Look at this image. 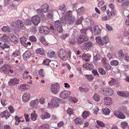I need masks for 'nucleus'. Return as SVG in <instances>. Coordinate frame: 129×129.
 Returning a JSON list of instances; mask_svg holds the SVG:
<instances>
[{
	"label": "nucleus",
	"instance_id": "f257e3e1",
	"mask_svg": "<svg viewBox=\"0 0 129 129\" xmlns=\"http://www.w3.org/2000/svg\"><path fill=\"white\" fill-rule=\"evenodd\" d=\"M11 26L14 30H18L23 29L24 28L23 21L20 20H17L16 21H13L11 24Z\"/></svg>",
	"mask_w": 129,
	"mask_h": 129
},
{
	"label": "nucleus",
	"instance_id": "f03ea898",
	"mask_svg": "<svg viewBox=\"0 0 129 129\" xmlns=\"http://www.w3.org/2000/svg\"><path fill=\"white\" fill-rule=\"evenodd\" d=\"M59 99L55 97H52L50 103H48V107L50 108L58 107L59 105Z\"/></svg>",
	"mask_w": 129,
	"mask_h": 129
},
{
	"label": "nucleus",
	"instance_id": "7ed1b4c3",
	"mask_svg": "<svg viewBox=\"0 0 129 129\" xmlns=\"http://www.w3.org/2000/svg\"><path fill=\"white\" fill-rule=\"evenodd\" d=\"M58 55L60 58L63 61H66L68 59L66 51L63 49H60Z\"/></svg>",
	"mask_w": 129,
	"mask_h": 129
},
{
	"label": "nucleus",
	"instance_id": "20e7f679",
	"mask_svg": "<svg viewBox=\"0 0 129 129\" xmlns=\"http://www.w3.org/2000/svg\"><path fill=\"white\" fill-rule=\"evenodd\" d=\"M88 40V38L86 36L80 35L77 37V42L78 44L80 45Z\"/></svg>",
	"mask_w": 129,
	"mask_h": 129
},
{
	"label": "nucleus",
	"instance_id": "39448f33",
	"mask_svg": "<svg viewBox=\"0 0 129 129\" xmlns=\"http://www.w3.org/2000/svg\"><path fill=\"white\" fill-rule=\"evenodd\" d=\"M59 84L56 83L54 84L51 85V90L54 94H56L59 92Z\"/></svg>",
	"mask_w": 129,
	"mask_h": 129
},
{
	"label": "nucleus",
	"instance_id": "423d86ee",
	"mask_svg": "<svg viewBox=\"0 0 129 129\" xmlns=\"http://www.w3.org/2000/svg\"><path fill=\"white\" fill-rule=\"evenodd\" d=\"M41 118L43 119L49 118L50 115L49 113L46 112V110L44 108L41 109V114L40 115Z\"/></svg>",
	"mask_w": 129,
	"mask_h": 129
},
{
	"label": "nucleus",
	"instance_id": "0eeeda50",
	"mask_svg": "<svg viewBox=\"0 0 129 129\" xmlns=\"http://www.w3.org/2000/svg\"><path fill=\"white\" fill-rule=\"evenodd\" d=\"M11 69V66L8 64H4L1 68V72L6 74H8L9 70Z\"/></svg>",
	"mask_w": 129,
	"mask_h": 129
},
{
	"label": "nucleus",
	"instance_id": "6e6552de",
	"mask_svg": "<svg viewBox=\"0 0 129 129\" xmlns=\"http://www.w3.org/2000/svg\"><path fill=\"white\" fill-rule=\"evenodd\" d=\"M71 94V92L69 91L64 90L60 93L59 97L64 99L68 98Z\"/></svg>",
	"mask_w": 129,
	"mask_h": 129
},
{
	"label": "nucleus",
	"instance_id": "1a4fd4ad",
	"mask_svg": "<svg viewBox=\"0 0 129 129\" xmlns=\"http://www.w3.org/2000/svg\"><path fill=\"white\" fill-rule=\"evenodd\" d=\"M54 24L58 32L61 33L62 31V28L60 21L58 20L55 21Z\"/></svg>",
	"mask_w": 129,
	"mask_h": 129
},
{
	"label": "nucleus",
	"instance_id": "9d476101",
	"mask_svg": "<svg viewBox=\"0 0 129 129\" xmlns=\"http://www.w3.org/2000/svg\"><path fill=\"white\" fill-rule=\"evenodd\" d=\"M20 81L19 79L17 78L11 79L10 81L9 82V84L10 86L16 85L19 83Z\"/></svg>",
	"mask_w": 129,
	"mask_h": 129
},
{
	"label": "nucleus",
	"instance_id": "9b49d317",
	"mask_svg": "<svg viewBox=\"0 0 129 129\" xmlns=\"http://www.w3.org/2000/svg\"><path fill=\"white\" fill-rule=\"evenodd\" d=\"M31 21L34 25H37L40 21V19L38 16L36 15L32 17Z\"/></svg>",
	"mask_w": 129,
	"mask_h": 129
},
{
	"label": "nucleus",
	"instance_id": "f8f14e48",
	"mask_svg": "<svg viewBox=\"0 0 129 129\" xmlns=\"http://www.w3.org/2000/svg\"><path fill=\"white\" fill-rule=\"evenodd\" d=\"M40 33L43 35H46L49 32V29L47 26L42 27L39 29Z\"/></svg>",
	"mask_w": 129,
	"mask_h": 129
},
{
	"label": "nucleus",
	"instance_id": "ddd939ff",
	"mask_svg": "<svg viewBox=\"0 0 129 129\" xmlns=\"http://www.w3.org/2000/svg\"><path fill=\"white\" fill-rule=\"evenodd\" d=\"M20 39L21 44L25 47H26L28 45H30L31 43L30 42H27L26 39L24 37H21Z\"/></svg>",
	"mask_w": 129,
	"mask_h": 129
},
{
	"label": "nucleus",
	"instance_id": "4468645a",
	"mask_svg": "<svg viewBox=\"0 0 129 129\" xmlns=\"http://www.w3.org/2000/svg\"><path fill=\"white\" fill-rule=\"evenodd\" d=\"M9 38L10 41L15 44L18 43V39L16 36L12 34H10L9 35Z\"/></svg>",
	"mask_w": 129,
	"mask_h": 129
},
{
	"label": "nucleus",
	"instance_id": "2eb2a0df",
	"mask_svg": "<svg viewBox=\"0 0 129 129\" xmlns=\"http://www.w3.org/2000/svg\"><path fill=\"white\" fill-rule=\"evenodd\" d=\"M39 102L38 99H36L34 100L31 101L29 103V105L34 108H36L38 105Z\"/></svg>",
	"mask_w": 129,
	"mask_h": 129
},
{
	"label": "nucleus",
	"instance_id": "dca6fc26",
	"mask_svg": "<svg viewBox=\"0 0 129 129\" xmlns=\"http://www.w3.org/2000/svg\"><path fill=\"white\" fill-rule=\"evenodd\" d=\"M0 47L6 52L8 51L10 49L9 45L5 43H0Z\"/></svg>",
	"mask_w": 129,
	"mask_h": 129
},
{
	"label": "nucleus",
	"instance_id": "f3484780",
	"mask_svg": "<svg viewBox=\"0 0 129 129\" xmlns=\"http://www.w3.org/2000/svg\"><path fill=\"white\" fill-rule=\"evenodd\" d=\"M92 45V43L91 42H87L85 43L83 45V48L84 50H88Z\"/></svg>",
	"mask_w": 129,
	"mask_h": 129
},
{
	"label": "nucleus",
	"instance_id": "a211bd4d",
	"mask_svg": "<svg viewBox=\"0 0 129 129\" xmlns=\"http://www.w3.org/2000/svg\"><path fill=\"white\" fill-rule=\"evenodd\" d=\"M93 33L95 36L100 35L101 32V29L98 25L94 26L93 29Z\"/></svg>",
	"mask_w": 129,
	"mask_h": 129
},
{
	"label": "nucleus",
	"instance_id": "6ab92c4d",
	"mask_svg": "<svg viewBox=\"0 0 129 129\" xmlns=\"http://www.w3.org/2000/svg\"><path fill=\"white\" fill-rule=\"evenodd\" d=\"M49 5L47 4H45L43 5L41 7V9L42 12L44 13L48 12L49 11Z\"/></svg>",
	"mask_w": 129,
	"mask_h": 129
},
{
	"label": "nucleus",
	"instance_id": "aec40b11",
	"mask_svg": "<svg viewBox=\"0 0 129 129\" xmlns=\"http://www.w3.org/2000/svg\"><path fill=\"white\" fill-rule=\"evenodd\" d=\"M103 91L105 93V94L109 95H112L113 93L112 90L110 88H105L103 90Z\"/></svg>",
	"mask_w": 129,
	"mask_h": 129
},
{
	"label": "nucleus",
	"instance_id": "412c9836",
	"mask_svg": "<svg viewBox=\"0 0 129 129\" xmlns=\"http://www.w3.org/2000/svg\"><path fill=\"white\" fill-rule=\"evenodd\" d=\"M114 114L115 116L118 118L121 119H124L125 118V116L121 112H117L115 111L114 112Z\"/></svg>",
	"mask_w": 129,
	"mask_h": 129
},
{
	"label": "nucleus",
	"instance_id": "4be33fe9",
	"mask_svg": "<svg viewBox=\"0 0 129 129\" xmlns=\"http://www.w3.org/2000/svg\"><path fill=\"white\" fill-rule=\"evenodd\" d=\"M31 55L30 52L28 51H27L23 54V58L25 60H27L30 57Z\"/></svg>",
	"mask_w": 129,
	"mask_h": 129
},
{
	"label": "nucleus",
	"instance_id": "5701e85b",
	"mask_svg": "<svg viewBox=\"0 0 129 129\" xmlns=\"http://www.w3.org/2000/svg\"><path fill=\"white\" fill-rule=\"evenodd\" d=\"M104 103L106 105H110L112 103V101L110 98L106 97L104 98Z\"/></svg>",
	"mask_w": 129,
	"mask_h": 129
},
{
	"label": "nucleus",
	"instance_id": "b1692460",
	"mask_svg": "<svg viewBox=\"0 0 129 129\" xmlns=\"http://www.w3.org/2000/svg\"><path fill=\"white\" fill-rule=\"evenodd\" d=\"M30 97L29 94L28 93H25L23 94L22 97V99L24 102H27Z\"/></svg>",
	"mask_w": 129,
	"mask_h": 129
},
{
	"label": "nucleus",
	"instance_id": "393cba45",
	"mask_svg": "<svg viewBox=\"0 0 129 129\" xmlns=\"http://www.w3.org/2000/svg\"><path fill=\"white\" fill-rule=\"evenodd\" d=\"M10 115V113L7 110L3 111L1 114V116L2 117H5L6 119H8Z\"/></svg>",
	"mask_w": 129,
	"mask_h": 129
},
{
	"label": "nucleus",
	"instance_id": "a878e982",
	"mask_svg": "<svg viewBox=\"0 0 129 129\" xmlns=\"http://www.w3.org/2000/svg\"><path fill=\"white\" fill-rule=\"evenodd\" d=\"M23 78L24 79H30L31 78V77L29 74V72L26 71H25L23 74Z\"/></svg>",
	"mask_w": 129,
	"mask_h": 129
},
{
	"label": "nucleus",
	"instance_id": "bb28decb",
	"mask_svg": "<svg viewBox=\"0 0 129 129\" xmlns=\"http://www.w3.org/2000/svg\"><path fill=\"white\" fill-rule=\"evenodd\" d=\"M74 121L75 124H81L84 123V121L81 118H77L75 119Z\"/></svg>",
	"mask_w": 129,
	"mask_h": 129
},
{
	"label": "nucleus",
	"instance_id": "cd10ccee",
	"mask_svg": "<svg viewBox=\"0 0 129 129\" xmlns=\"http://www.w3.org/2000/svg\"><path fill=\"white\" fill-rule=\"evenodd\" d=\"M75 21V19L74 16H71L69 17L67 21L68 23L69 24H72L74 23Z\"/></svg>",
	"mask_w": 129,
	"mask_h": 129
},
{
	"label": "nucleus",
	"instance_id": "c85d7f7f",
	"mask_svg": "<svg viewBox=\"0 0 129 129\" xmlns=\"http://www.w3.org/2000/svg\"><path fill=\"white\" fill-rule=\"evenodd\" d=\"M117 94L118 95L124 97H128L129 96V93L128 92L125 93L123 91H119Z\"/></svg>",
	"mask_w": 129,
	"mask_h": 129
},
{
	"label": "nucleus",
	"instance_id": "c756f323",
	"mask_svg": "<svg viewBox=\"0 0 129 129\" xmlns=\"http://www.w3.org/2000/svg\"><path fill=\"white\" fill-rule=\"evenodd\" d=\"M92 98L94 101L97 102H99L101 100L100 96L96 93L94 94L92 96Z\"/></svg>",
	"mask_w": 129,
	"mask_h": 129
},
{
	"label": "nucleus",
	"instance_id": "7c9ffc66",
	"mask_svg": "<svg viewBox=\"0 0 129 129\" xmlns=\"http://www.w3.org/2000/svg\"><path fill=\"white\" fill-rule=\"evenodd\" d=\"M19 51L18 50H16L13 53L12 55L13 57L16 58L17 59H19Z\"/></svg>",
	"mask_w": 129,
	"mask_h": 129
},
{
	"label": "nucleus",
	"instance_id": "2f4dec72",
	"mask_svg": "<svg viewBox=\"0 0 129 129\" xmlns=\"http://www.w3.org/2000/svg\"><path fill=\"white\" fill-rule=\"evenodd\" d=\"M96 43L99 45L101 46L103 45V43L102 42V40L101 38L99 36L96 37L95 38Z\"/></svg>",
	"mask_w": 129,
	"mask_h": 129
},
{
	"label": "nucleus",
	"instance_id": "473e14b6",
	"mask_svg": "<svg viewBox=\"0 0 129 129\" xmlns=\"http://www.w3.org/2000/svg\"><path fill=\"white\" fill-rule=\"evenodd\" d=\"M24 24L27 26H30L31 24V20L30 19H25L24 20Z\"/></svg>",
	"mask_w": 129,
	"mask_h": 129
},
{
	"label": "nucleus",
	"instance_id": "72a5a7b5",
	"mask_svg": "<svg viewBox=\"0 0 129 129\" xmlns=\"http://www.w3.org/2000/svg\"><path fill=\"white\" fill-rule=\"evenodd\" d=\"M2 30L3 31L8 32H10L12 31L11 28L8 26H4L2 28Z\"/></svg>",
	"mask_w": 129,
	"mask_h": 129
},
{
	"label": "nucleus",
	"instance_id": "f704fd0d",
	"mask_svg": "<svg viewBox=\"0 0 129 129\" xmlns=\"http://www.w3.org/2000/svg\"><path fill=\"white\" fill-rule=\"evenodd\" d=\"M35 112L34 111V113H32L31 114V118L32 120L35 121L37 119V114L35 113Z\"/></svg>",
	"mask_w": 129,
	"mask_h": 129
},
{
	"label": "nucleus",
	"instance_id": "c9c22d12",
	"mask_svg": "<svg viewBox=\"0 0 129 129\" xmlns=\"http://www.w3.org/2000/svg\"><path fill=\"white\" fill-rule=\"evenodd\" d=\"M129 6V0H126L123 3L121 7L123 8H126Z\"/></svg>",
	"mask_w": 129,
	"mask_h": 129
},
{
	"label": "nucleus",
	"instance_id": "e433bc0d",
	"mask_svg": "<svg viewBox=\"0 0 129 129\" xmlns=\"http://www.w3.org/2000/svg\"><path fill=\"white\" fill-rule=\"evenodd\" d=\"M49 125L47 124H44L42 125L39 126L38 129H49Z\"/></svg>",
	"mask_w": 129,
	"mask_h": 129
},
{
	"label": "nucleus",
	"instance_id": "4c0bfd02",
	"mask_svg": "<svg viewBox=\"0 0 129 129\" xmlns=\"http://www.w3.org/2000/svg\"><path fill=\"white\" fill-rule=\"evenodd\" d=\"M85 78L88 81H91L93 79V76L91 75H84Z\"/></svg>",
	"mask_w": 129,
	"mask_h": 129
},
{
	"label": "nucleus",
	"instance_id": "58836bf2",
	"mask_svg": "<svg viewBox=\"0 0 129 129\" xmlns=\"http://www.w3.org/2000/svg\"><path fill=\"white\" fill-rule=\"evenodd\" d=\"M36 53L40 54L41 55L44 54V51L41 48H39L37 49L36 50Z\"/></svg>",
	"mask_w": 129,
	"mask_h": 129
},
{
	"label": "nucleus",
	"instance_id": "ea45409f",
	"mask_svg": "<svg viewBox=\"0 0 129 129\" xmlns=\"http://www.w3.org/2000/svg\"><path fill=\"white\" fill-rule=\"evenodd\" d=\"M103 113L105 115H107L109 114L110 111L107 108H105L102 109Z\"/></svg>",
	"mask_w": 129,
	"mask_h": 129
},
{
	"label": "nucleus",
	"instance_id": "a19ab883",
	"mask_svg": "<svg viewBox=\"0 0 129 129\" xmlns=\"http://www.w3.org/2000/svg\"><path fill=\"white\" fill-rule=\"evenodd\" d=\"M88 29L87 28H83L80 29V31L81 35H85L86 36L87 34V32Z\"/></svg>",
	"mask_w": 129,
	"mask_h": 129
},
{
	"label": "nucleus",
	"instance_id": "79ce46f5",
	"mask_svg": "<svg viewBox=\"0 0 129 129\" xmlns=\"http://www.w3.org/2000/svg\"><path fill=\"white\" fill-rule=\"evenodd\" d=\"M98 70L99 73L101 75H103L106 74V72L104 69L102 68H99Z\"/></svg>",
	"mask_w": 129,
	"mask_h": 129
},
{
	"label": "nucleus",
	"instance_id": "37998d69",
	"mask_svg": "<svg viewBox=\"0 0 129 129\" xmlns=\"http://www.w3.org/2000/svg\"><path fill=\"white\" fill-rule=\"evenodd\" d=\"M125 55L122 50H120L118 52V55L119 58L123 59L125 56Z\"/></svg>",
	"mask_w": 129,
	"mask_h": 129
},
{
	"label": "nucleus",
	"instance_id": "c03bdc74",
	"mask_svg": "<svg viewBox=\"0 0 129 129\" xmlns=\"http://www.w3.org/2000/svg\"><path fill=\"white\" fill-rule=\"evenodd\" d=\"M78 90L82 93H85L87 92L88 91L87 88H84L82 87H80L78 88Z\"/></svg>",
	"mask_w": 129,
	"mask_h": 129
},
{
	"label": "nucleus",
	"instance_id": "a18cd8bd",
	"mask_svg": "<svg viewBox=\"0 0 129 129\" xmlns=\"http://www.w3.org/2000/svg\"><path fill=\"white\" fill-rule=\"evenodd\" d=\"M1 39L4 42H8L9 41L8 36L6 35H4L1 37Z\"/></svg>",
	"mask_w": 129,
	"mask_h": 129
},
{
	"label": "nucleus",
	"instance_id": "49530a36",
	"mask_svg": "<svg viewBox=\"0 0 129 129\" xmlns=\"http://www.w3.org/2000/svg\"><path fill=\"white\" fill-rule=\"evenodd\" d=\"M111 79V80L109 82V85L111 86L114 85L116 82V80L115 79L112 78Z\"/></svg>",
	"mask_w": 129,
	"mask_h": 129
},
{
	"label": "nucleus",
	"instance_id": "de8ad7c7",
	"mask_svg": "<svg viewBox=\"0 0 129 129\" xmlns=\"http://www.w3.org/2000/svg\"><path fill=\"white\" fill-rule=\"evenodd\" d=\"M18 88L21 91H23L26 89L25 84H21L18 87Z\"/></svg>",
	"mask_w": 129,
	"mask_h": 129
},
{
	"label": "nucleus",
	"instance_id": "09e8293b",
	"mask_svg": "<svg viewBox=\"0 0 129 129\" xmlns=\"http://www.w3.org/2000/svg\"><path fill=\"white\" fill-rule=\"evenodd\" d=\"M37 12L38 14L40 16H41V17L43 18L44 17V15L42 12L41 9H39L37 10Z\"/></svg>",
	"mask_w": 129,
	"mask_h": 129
},
{
	"label": "nucleus",
	"instance_id": "8fccbe9b",
	"mask_svg": "<svg viewBox=\"0 0 129 129\" xmlns=\"http://www.w3.org/2000/svg\"><path fill=\"white\" fill-rule=\"evenodd\" d=\"M71 61L73 62V63H76L77 62L76 56H71L70 58H69Z\"/></svg>",
	"mask_w": 129,
	"mask_h": 129
},
{
	"label": "nucleus",
	"instance_id": "3c124183",
	"mask_svg": "<svg viewBox=\"0 0 129 129\" xmlns=\"http://www.w3.org/2000/svg\"><path fill=\"white\" fill-rule=\"evenodd\" d=\"M82 58L83 60L86 62L89 61V60L88 57L85 54H83L82 55Z\"/></svg>",
	"mask_w": 129,
	"mask_h": 129
},
{
	"label": "nucleus",
	"instance_id": "603ef678",
	"mask_svg": "<svg viewBox=\"0 0 129 129\" xmlns=\"http://www.w3.org/2000/svg\"><path fill=\"white\" fill-rule=\"evenodd\" d=\"M78 32L76 30V29H74L73 30V33L72 37H76L78 35Z\"/></svg>",
	"mask_w": 129,
	"mask_h": 129
},
{
	"label": "nucleus",
	"instance_id": "864d4df0",
	"mask_svg": "<svg viewBox=\"0 0 129 129\" xmlns=\"http://www.w3.org/2000/svg\"><path fill=\"white\" fill-rule=\"evenodd\" d=\"M103 66L106 70H110L111 68V66L108 63L104 65Z\"/></svg>",
	"mask_w": 129,
	"mask_h": 129
},
{
	"label": "nucleus",
	"instance_id": "5fc2aeb1",
	"mask_svg": "<svg viewBox=\"0 0 129 129\" xmlns=\"http://www.w3.org/2000/svg\"><path fill=\"white\" fill-rule=\"evenodd\" d=\"M89 114V112L85 111L83 112L82 115L84 119H86Z\"/></svg>",
	"mask_w": 129,
	"mask_h": 129
},
{
	"label": "nucleus",
	"instance_id": "6e6d98bb",
	"mask_svg": "<svg viewBox=\"0 0 129 129\" xmlns=\"http://www.w3.org/2000/svg\"><path fill=\"white\" fill-rule=\"evenodd\" d=\"M67 114L70 116L71 115L73 114V110L71 108H68V109L67 110Z\"/></svg>",
	"mask_w": 129,
	"mask_h": 129
},
{
	"label": "nucleus",
	"instance_id": "4d7b16f0",
	"mask_svg": "<svg viewBox=\"0 0 129 129\" xmlns=\"http://www.w3.org/2000/svg\"><path fill=\"white\" fill-rule=\"evenodd\" d=\"M60 10L63 11L64 12L66 11H67L66 7L64 4H63L62 6H61L60 7Z\"/></svg>",
	"mask_w": 129,
	"mask_h": 129
},
{
	"label": "nucleus",
	"instance_id": "13d9d810",
	"mask_svg": "<svg viewBox=\"0 0 129 129\" xmlns=\"http://www.w3.org/2000/svg\"><path fill=\"white\" fill-rule=\"evenodd\" d=\"M85 11V9L83 7H81L78 9L77 10V13L79 14L81 13H82L84 12Z\"/></svg>",
	"mask_w": 129,
	"mask_h": 129
},
{
	"label": "nucleus",
	"instance_id": "bf43d9fd",
	"mask_svg": "<svg viewBox=\"0 0 129 129\" xmlns=\"http://www.w3.org/2000/svg\"><path fill=\"white\" fill-rule=\"evenodd\" d=\"M118 62L117 60H113L111 62V65L116 66L118 64Z\"/></svg>",
	"mask_w": 129,
	"mask_h": 129
},
{
	"label": "nucleus",
	"instance_id": "052dcab7",
	"mask_svg": "<svg viewBox=\"0 0 129 129\" xmlns=\"http://www.w3.org/2000/svg\"><path fill=\"white\" fill-rule=\"evenodd\" d=\"M50 60L48 59H44L43 62V63L46 65L48 66L49 64V63L50 62Z\"/></svg>",
	"mask_w": 129,
	"mask_h": 129
},
{
	"label": "nucleus",
	"instance_id": "680f3d73",
	"mask_svg": "<svg viewBox=\"0 0 129 129\" xmlns=\"http://www.w3.org/2000/svg\"><path fill=\"white\" fill-rule=\"evenodd\" d=\"M29 39L32 42H35L37 41V39L36 37L34 36L30 37Z\"/></svg>",
	"mask_w": 129,
	"mask_h": 129
},
{
	"label": "nucleus",
	"instance_id": "e2e57ef3",
	"mask_svg": "<svg viewBox=\"0 0 129 129\" xmlns=\"http://www.w3.org/2000/svg\"><path fill=\"white\" fill-rule=\"evenodd\" d=\"M94 59L96 61H98L101 59V56L98 54H96L94 56Z\"/></svg>",
	"mask_w": 129,
	"mask_h": 129
},
{
	"label": "nucleus",
	"instance_id": "0e129e2a",
	"mask_svg": "<svg viewBox=\"0 0 129 129\" xmlns=\"http://www.w3.org/2000/svg\"><path fill=\"white\" fill-rule=\"evenodd\" d=\"M39 74L40 75L44 77L45 75V72L44 70L41 69L39 71Z\"/></svg>",
	"mask_w": 129,
	"mask_h": 129
},
{
	"label": "nucleus",
	"instance_id": "69168bd1",
	"mask_svg": "<svg viewBox=\"0 0 129 129\" xmlns=\"http://www.w3.org/2000/svg\"><path fill=\"white\" fill-rule=\"evenodd\" d=\"M102 41L105 44L109 42V39L107 37H104L103 38Z\"/></svg>",
	"mask_w": 129,
	"mask_h": 129
},
{
	"label": "nucleus",
	"instance_id": "338daca9",
	"mask_svg": "<svg viewBox=\"0 0 129 129\" xmlns=\"http://www.w3.org/2000/svg\"><path fill=\"white\" fill-rule=\"evenodd\" d=\"M55 54V52L52 51L50 53H48L47 55L49 58H51L54 56Z\"/></svg>",
	"mask_w": 129,
	"mask_h": 129
},
{
	"label": "nucleus",
	"instance_id": "774afa93",
	"mask_svg": "<svg viewBox=\"0 0 129 129\" xmlns=\"http://www.w3.org/2000/svg\"><path fill=\"white\" fill-rule=\"evenodd\" d=\"M15 119L16 120L15 122V124L16 125H18V124L20 123L21 121L20 120L19 118L17 116H16L15 117Z\"/></svg>",
	"mask_w": 129,
	"mask_h": 129
}]
</instances>
